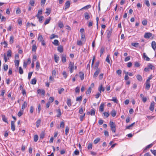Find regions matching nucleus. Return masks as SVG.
<instances>
[{"label":"nucleus","mask_w":156,"mask_h":156,"mask_svg":"<svg viewBox=\"0 0 156 156\" xmlns=\"http://www.w3.org/2000/svg\"><path fill=\"white\" fill-rule=\"evenodd\" d=\"M69 68V69L70 72L71 73H72L74 69V63L72 62H70Z\"/></svg>","instance_id":"nucleus-1"},{"label":"nucleus","mask_w":156,"mask_h":156,"mask_svg":"<svg viewBox=\"0 0 156 156\" xmlns=\"http://www.w3.org/2000/svg\"><path fill=\"white\" fill-rule=\"evenodd\" d=\"M106 33H107V37L108 39H109L111 35H112V30L111 29L110 30H108L106 31Z\"/></svg>","instance_id":"nucleus-2"},{"label":"nucleus","mask_w":156,"mask_h":156,"mask_svg":"<svg viewBox=\"0 0 156 156\" xmlns=\"http://www.w3.org/2000/svg\"><path fill=\"white\" fill-rule=\"evenodd\" d=\"M152 34L151 33H146L144 35V37L145 38H149L152 36Z\"/></svg>","instance_id":"nucleus-3"},{"label":"nucleus","mask_w":156,"mask_h":156,"mask_svg":"<svg viewBox=\"0 0 156 156\" xmlns=\"http://www.w3.org/2000/svg\"><path fill=\"white\" fill-rule=\"evenodd\" d=\"M100 72V69H97L94 74L93 77L94 78L97 77Z\"/></svg>","instance_id":"nucleus-4"},{"label":"nucleus","mask_w":156,"mask_h":156,"mask_svg":"<svg viewBox=\"0 0 156 156\" xmlns=\"http://www.w3.org/2000/svg\"><path fill=\"white\" fill-rule=\"evenodd\" d=\"M154 101L151 102V104L150 106L149 107V109L151 111H153L154 110Z\"/></svg>","instance_id":"nucleus-5"},{"label":"nucleus","mask_w":156,"mask_h":156,"mask_svg":"<svg viewBox=\"0 0 156 156\" xmlns=\"http://www.w3.org/2000/svg\"><path fill=\"white\" fill-rule=\"evenodd\" d=\"M11 128L12 131H14L15 130L14 122L13 121H11Z\"/></svg>","instance_id":"nucleus-6"},{"label":"nucleus","mask_w":156,"mask_h":156,"mask_svg":"<svg viewBox=\"0 0 156 156\" xmlns=\"http://www.w3.org/2000/svg\"><path fill=\"white\" fill-rule=\"evenodd\" d=\"M27 103L26 101L24 102L22 106V110L23 111H24V109L26 108L27 106Z\"/></svg>","instance_id":"nucleus-7"},{"label":"nucleus","mask_w":156,"mask_h":156,"mask_svg":"<svg viewBox=\"0 0 156 156\" xmlns=\"http://www.w3.org/2000/svg\"><path fill=\"white\" fill-rule=\"evenodd\" d=\"M151 46L153 49L155 50L156 48V43L154 41H153L151 43Z\"/></svg>","instance_id":"nucleus-8"},{"label":"nucleus","mask_w":156,"mask_h":156,"mask_svg":"<svg viewBox=\"0 0 156 156\" xmlns=\"http://www.w3.org/2000/svg\"><path fill=\"white\" fill-rule=\"evenodd\" d=\"M150 83L146 82L145 83V89L147 90L149 89L150 87Z\"/></svg>","instance_id":"nucleus-9"},{"label":"nucleus","mask_w":156,"mask_h":156,"mask_svg":"<svg viewBox=\"0 0 156 156\" xmlns=\"http://www.w3.org/2000/svg\"><path fill=\"white\" fill-rule=\"evenodd\" d=\"M84 15L85 18L86 20H88L90 18V16L87 12H85L84 14Z\"/></svg>","instance_id":"nucleus-10"},{"label":"nucleus","mask_w":156,"mask_h":156,"mask_svg":"<svg viewBox=\"0 0 156 156\" xmlns=\"http://www.w3.org/2000/svg\"><path fill=\"white\" fill-rule=\"evenodd\" d=\"M109 125L111 127V129L116 127L115 125L113 122L110 121L109 122Z\"/></svg>","instance_id":"nucleus-11"},{"label":"nucleus","mask_w":156,"mask_h":156,"mask_svg":"<svg viewBox=\"0 0 156 156\" xmlns=\"http://www.w3.org/2000/svg\"><path fill=\"white\" fill-rule=\"evenodd\" d=\"M91 7V6L90 5H87L83 7L82 8L80 9V10H82V9H85L87 10L89 8H90Z\"/></svg>","instance_id":"nucleus-12"},{"label":"nucleus","mask_w":156,"mask_h":156,"mask_svg":"<svg viewBox=\"0 0 156 156\" xmlns=\"http://www.w3.org/2000/svg\"><path fill=\"white\" fill-rule=\"evenodd\" d=\"M98 90L100 92V93H101V91H104L105 90V88L103 87L102 85L101 84L98 88Z\"/></svg>","instance_id":"nucleus-13"},{"label":"nucleus","mask_w":156,"mask_h":156,"mask_svg":"<svg viewBox=\"0 0 156 156\" xmlns=\"http://www.w3.org/2000/svg\"><path fill=\"white\" fill-rule=\"evenodd\" d=\"M2 120L5 122L8 123L7 121V119L6 117L4 115H2Z\"/></svg>","instance_id":"nucleus-14"},{"label":"nucleus","mask_w":156,"mask_h":156,"mask_svg":"<svg viewBox=\"0 0 156 156\" xmlns=\"http://www.w3.org/2000/svg\"><path fill=\"white\" fill-rule=\"evenodd\" d=\"M58 51L60 53L62 52L63 51V47L62 46H59L58 47Z\"/></svg>","instance_id":"nucleus-15"},{"label":"nucleus","mask_w":156,"mask_h":156,"mask_svg":"<svg viewBox=\"0 0 156 156\" xmlns=\"http://www.w3.org/2000/svg\"><path fill=\"white\" fill-rule=\"evenodd\" d=\"M80 77L81 80H83L84 79V73L82 72H79Z\"/></svg>","instance_id":"nucleus-16"},{"label":"nucleus","mask_w":156,"mask_h":156,"mask_svg":"<svg viewBox=\"0 0 156 156\" xmlns=\"http://www.w3.org/2000/svg\"><path fill=\"white\" fill-rule=\"evenodd\" d=\"M104 104H101L99 107V110L101 112H103L104 111Z\"/></svg>","instance_id":"nucleus-17"},{"label":"nucleus","mask_w":156,"mask_h":156,"mask_svg":"<svg viewBox=\"0 0 156 156\" xmlns=\"http://www.w3.org/2000/svg\"><path fill=\"white\" fill-rule=\"evenodd\" d=\"M70 5V2L69 1H67L65 3V9H66L67 8H68L69 7Z\"/></svg>","instance_id":"nucleus-18"},{"label":"nucleus","mask_w":156,"mask_h":156,"mask_svg":"<svg viewBox=\"0 0 156 156\" xmlns=\"http://www.w3.org/2000/svg\"><path fill=\"white\" fill-rule=\"evenodd\" d=\"M136 77L138 80L140 81H141L143 80V78L142 76L140 75H137Z\"/></svg>","instance_id":"nucleus-19"},{"label":"nucleus","mask_w":156,"mask_h":156,"mask_svg":"<svg viewBox=\"0 0 156 156\" xmlns=\"http://www.w3.org/2000/svg\"><path fill=\"white\" fill-rule=\"evenodd\" d=\"M51 9L50 8H47L46 9V11L45 12V13L47 14V15H48L50 14L51 13Z\"/></svg>","instance_id":"nucleus-20"},{"label":"nucleus","mask_w":156,"mask_h":156,"mask_svg":"<svg viewBox=\"0 0 156 156\" xmlns=\"http://www.w3.org/2000/svg\"><path fill=\"white\" fill-rule=\"evenodd\" d=\"M67 104L69 107H70L71 106V100L70 99L68 98L67 101Z\"/></svg>","instance_id":"nucleus-21"},{"label":"nucleus","mask_w":156,"mask_h":156,"mask_svg":"<svg viewBox=\"0 0 156 156\" xmlns=\"http://www.w3.org/2000/svg\"><path fill=\"white\" fill-rule=\"evenodd\" d=\"M52 43L55 46H58L59 45V41L57 40H55L54 41L52 42Z\"/></svg>","instance_id":"nucleus-22"},{"label":"nucleus","mask_w":156,"mask_h":156,"mask_svg":"<svg viewBox=\"0 0 156 156\" xmlns=\"http://www.w3.org/2000/svg\"><path fill=\"white\" fill-rule=\"evenodd\" d=\"M54 57L55 58V61L56 62H58V61L59 59V57L58 56L56 55L55 54L54 55Z\"/></svg>","instance_id":"nucleus-23"},{"label":"nucleus","mask_w":156,"mask_h":156,"mask_svg":"<svg viewBox=\"0 0 156 156\" xmlns=\"http://www.w3.org/2000/svg\"><path fill=\"white\" fill-rule=\"evenodd\" d=\"M143 58L147 61H148L150 60V58L146 55L145 53H144L143 54Z\"/></svg>","instance_id":"nucleus-24"},{"label":"nucleus","mask_w":156,"mask_h":156,"mask_svg":"<svg viewBox=\"0 0 156 156\" xmlns=\"http://www.w3.org/2000/svg\"><path fill=\"white\" fill-rule=\"evenodd\" d=\"M42 13V10L41 9H39L38 10L37 14L36 15V17L37 18H39V15L41 14Z\"/></svg>","instance_id":"nucleus-25"},{"label":"nucleus","mask_w":156,"mask_h":156,"mask_svg":"<svg viewBox=\"0 0 156 156\" xmlns=\"http://www.w3.org/2000/svg\"><path fill=\"white\" fill-rule=\"evenodd\" d=\"M57 112L58 114L56 116L57 117H60V116L61 115V112L60 109H58L57 111Z\"/></svg>","instance_id":"nucleus-26"},{"label":"nucleus","mask_w":156,"mask_h":156,"mask_svg":"<svg viewBox=\"0 0 156 156\" xmlns=\"http://www.w3.org/2000/svg\"><path fill=\"white\" fill-rule=\"evenodd\" d=\"M51 20V18L50 17H49L48 19H46L44 23V25H46L47 24H48L49 22Z\"/></svg>","instance_id":"nucleus-27"},{"label":"nucleus","mask_w":156,"mask_h":156,"mask_svg":"<svg viewBox=\"0 0 156 156\" xmlns=\"http://www.w3.org/2000/svg\"><path fill=\"white\" fill-rule=\"evenodd\" d=\"M14 37L13 36H11L10 37L9 43L10 44H12L14 41Z\"/></svg>","instance_id":"nucleus-28"},{"label":"nucleus","mask_w":156,"mask_h":156,"mask_svg":"<svg viewBox=\"0 0 156 156\" xmlns=\"http://www.w3.org/2000/svg\"><path fill=\"white\" fill-rule=\"evenodd\" d=\"M61 58L62 62H66V56L64 55H62Z\"/></svg>","instance_id":"nucleus-29"},{"label":"nucleus","mask_w":156,"mask_h":156,"mask_svg":"<svg viewBox=\"0 0 156 156\" xmlns=\"http://www.w3.org/2000/svg\"><path fill=\"white\" fill-rule=\"evenodd\" d=\"M40 67V63L39 61H37L36 63V68L37 70H38Z\"/></svg>","instance_id":"nucleus-30"},{"label":"nucleus","mask_w":156,"mask_h":156,"mask_svg":"<svg viewBox=\"0 0 156 156\" xmlns=\"http://www.w3.org/2000/svg\"><path fill=\"white\" fill-rule=\"evenodd\" d=\"M37 80L36 79L34 78L31 81V84H35L36 83Z\"/></svg>","instance_id":"nucleus-31"},{"label":"nucleus","mask_w":156,"mask_h":156,"mask_svg":"<svg viewBox=\"0 0 156 156\" xmlns=\"http://www.w3.org/2000/svg\"><path fill=\"white\" fill-rule=\"evenodd\" d=\"M37 47L35 44H34L32 46V51H35L37 49Z\"/></svg>","instance_id":"nucleus-32"},{"label":"nucleus","mask_w":156,"mask_h":156,"mask_svg":"<svg viewBox=\"0 0 156 156\" xmlns=\"http://www.w3.org/2000/svg\"><path fill=\"white\" fill-rule=\"evenodd\" d=\"M111 114L113 117H115L116 115V112L115 110H113L111 112Z\"/></svg>","instance_id":"nucleus-33"},{"label":"nucleus","mask_w":156,"mask_h":156,"mask_svg":"<svg viewBox=\"0 0 156 156\" xmlns=\"http://www.w3.org/2000/svg\"><path fill=\"white\" fill-rule=\"evenodd\" d=\"M41 122L40 119L38 120L36 122V126L37 128H38Z\"/></svg>","instance_id":"nucleus-34"},{"label":"nucleus","mask_w":156,"mask_h":156,"mask_svg":"<svg viewBox=\"0 0 156 156\" xmlns=\"http://www.w3.org/2000/svg\"><path fill=\"white\" fill-rule=\"evenodd\" d=\"M19 60H17L14 61V63H15V65L17 67H18L19 64Z\"/></svg>","instance_id":"nucleus-35"},{"label":"nucleus","mask_w":156,"mask_h":156,"mask_svg":"<svg viewBox=\"0 0 156 156\" xmlns=\"http://www.w3.org/2000/svg\"><path fill=\"white\" fill-rule=\"evenodd\" d=\"M12 52L11 50H9L7 52V56L8 57H11Z\"/></svg>","instance_id":"nucleus-36"},{"label":"nucleus","mask_w":156,"mask_h":156,"mask_svg":"<svg viewBox=\"0 0 156 156\" xmlns=\"http://www.w3.org/2000/svg\"><path fill=\"white\" fill-rule=\"evenodd\" d=\"M58 27L60 28H62L64 27L63 24L62 22H60L58 23Z\"/></svg>","instance_id":"nucleus-37"},{"label":"nucleus","mask_w":156,"mask_h":156,"mask_svg":"<svg viewBox=\"0 0 156 156\" xmlns=\"http://www.w3.org/2000/svg\"><path fill=\"white\" fill-rule=\"evenodd\" d=\"M148 67L149 69H150L151 70L154 69V67L151 64H149L148 65Z\"/></svg>","instance_id":"nucleus-38"},{"label":"nucleus","mask_w":156,"mask_h":156,"mask_svg":"<svg viewBox=\"0 0 156 156\" xmlns=\"http://www.w3.org/2000/svg\"><path fill=\"white\" fill-rule=\"evenodd\" d=\"M55 37L58 38V36L57 35H55L54 34H52L50 37L51 39H53Z\"/></svg>","instance_id":"nucleus-39"},{"label":"nucleus","mask_w":156,"mask_h":156,"mask_svg":"<svg viewBox=\"0 0 156 156\" xmlns=\"http://www.w3.org/2000/svg\"><path fill=\"white\" fill-rule=\"evenodd\" d=\"M38 39L39 41L44 40L42 35H39L38 37Z\"/></svg>","instance_id":"nucleus-40"},{"label":"nucleus","mask_w":156,"mask_h":156,"mask_svg":"<svg viewBox=\"0 0 156 156\" xmlns=\"http://www.w3.org/2000/svg\"><path fill=\"white\" fill-rule=\"evenodd\" d=\"M91 88L90 87H89L86 92L87 94V95L88 94H90L91 93Z\"/></svg>","instance_id":"nucleus-41"},{"label":"nucleus","mask_w":156,"mask_h":156,"mask_svg":"<svg viewBox=\"0 0 156 156\" xmlns=\"http://www.w3.org/2000/svg\"><path fill=\"white\" fill-rule=\"evenodd\" d=\"M38 139V136L37 135H35L34 136V141L35 142H36Z\"/></svg>","instance_id":"nucleus-42"},{"label":"nucleus","mask_w":156,"mask_h":156,"mask_svg":"<svg viewBox=\"0 0 156 156\" xmlns=\"http://www.w3.org/2000/svg\"><path fill=\"white\" fill-rule=\"evenodd\" d=\"M39 18H37L38 19H39V21L40 23H42V21L43 20V19L44 18V17L43 16H41L40 17L39 16Z\"/></svg>","instance_id":"nucleus-43"},{"label":"nucleus","mask_w":156,"mask_h":156,"mask_svg":"<svg viewBox=\"0 0 156 156\" xmlns=\"http://www.w3.org/2000/svg\"><path fill=\"white\" fill-rule=\"evenodd\" d=\"M82 97L81 96H80L79 97H77L76 98V101H81L82 100Z\"/></svg>","instance_id":"nucleus-44"},{"label":"nucleus","mask_w":156,"mask_h":156,"mask_svg":"<svg viewBox=\"0 0 156 156\" xmlns=\"http://www.w3.org/2000/svg\"><path fill=\"white\" fill-rule=\"evenodd\" d=\"M44 133L43 132H41L40 136V139H42L44 137Z\"/></svg>","instance_id":"nucleus-45"},{"label":"nucleus","mask_w":156,"mask_h":156,"mask_svg":"<svg viewBox=\"0 0 156 156\" xmlns=\"http://www.w3.org/2000/svg\"><path fill=\"white\" fill-rule=\"evenodd\" d=\"M105 51L104 48L102 47L100 50V56L103 54L104 52Z\"/></svg>","instance_id":"nucleus-46"},{"label":"nucleus","mask_w":156,"mask_h":156,"mask_svg":"<svg viewBox=\"0 0 156 156\" xmlns=\"http://www.w3.org/2000/svg\"><path fill=\"white\" fill-rule=\"evenodd\" d=\"M135 122H133V123H132V124H131V125L128 126H126V129H130V128L131 127H133V126L134 125V124H135Z\"/></svg>","instance_id":"nucleus-47"},{"label":"nucleus","mask_w":156,"mask_h":156,"mask_svg":"<svg viewBox=\"0 0 156 156\" xmlns=\"http://www.w3.org/2000/svg\"><path fill=\"white\" fill-rule=\"evenodd\" d=\"M3 68H4V71H6L8 68V65L6 64L4 65Z\"/></svg>","instance_id":"nucleus-48"},{"label":"nucleus","mask_w":156,"mask_h":156,"mask_svg":"<svg viewBox=\"0 0 156 156\" xmlns=\"http://www.w3.org/2000/svg\"><path fill=\"white\" fill-rule=\"evenodd\" d=\"M90 114L91 115H94L95 114V111L94 109H92L91 110Z\"/></svg>","instance_id":"nucleus-49"},{"label":"nucleus","mask_w":156,"mask_h":156,"mask_svg":"<svg viewBox=\"0 0 156 156\" xmlns=\"http://www.w3.org/2000/svg\"><path fill=\"white\" fill-rule=\"evenodd\" d=\"M85 113H83L82 115H81L80 116V120L81 121H83V117L85 116Z\"/></svg>","instance_id":"nucleus-50"},{"label":"nucleus","mask_w":156,"mask_h":156,"mask_svg":"<svg viewBox=\"0 0 156 156\" xmlns=\"http://www.w3.org/2000/svg\"><path fill=\"white\" fill-rule=\"evenodd\" d=\"M80 91V87H76L75 89V91L76 93H79Z\"/></svg>","instance_id":"nucleus-51"},{"label":"nucleus","mask_w":156,"mask_h":156,"mask_svg":"<svg viewBox=\"0 0 156 156\" xmlns=\"http://www.w3.org/2000/svg\"><path fill=\"white\" fill-rule=\"evenodd\" d=\"M100 140V139L99 138H97L94 140V142L95 144H96L98 143Z\"/></svg>","instance_id":"nucleus-52"},{"label":"nucleus","mask_w":156,"mask_h":156,"mask_svg":"<svg viewBox=\"0 0 156 156\" xmlns=\"http://www.w3.org/2000/svg\"><path fill=\"white\" fill-rule=\"evenodd\" d=\"M19 73L21 74L23 73V70L21 67H20L19 68Z\"/></svg>","instance_id":"nucleus-53"},{"label":"nucleus","mask_w":156,"mask_h":156,"mask_svg":"<svg viewBox=\"0 0 156 156\" xmlns=\"http://www.w3.org/2000/svg\"><path fill=\"white\" fill-rule=\"evenodd\" d=\"M109 55H108L106 59V61L108 63H110V61L109 59Z\"/></svg>","instance_id":"nucleus-54"},{"label":"nucleus","mask_w":156,"mask_h":156,"mask_svg":"<svg viewBox=\"0 0 156 156\" xmlns=\"http://www.w3.org/2000/svg\"><path fill=\"white\" fill-rule=\"evenodd\" d=\"M83 109L82 107L81 108H80V109L79 113L81 114H82L83 113Z\"/></svg>","instance_id":"nucleus-55"},{"label":"nucleus","mask_w":156,"mask_h":156,"mask_svg":"<svg viewBox=\"0 0 156 156\" xmlns=\"http://www.w3.org/2000/svg\"><path fill=\"white\" fill-rule=\"evenodd\" d=\"M69 131V127L68 126H67L66 128V129H65V134L66 135H67Z\"/></svg>","instance_id":"nucleus-56"},{"label":"nucleus","mask_w":156,"mask_h":156,"mask_svg":"<svg viewBox=\"0 0 156 156\" xmlns=\"http://www.w3.org/2000/svg\"><path fill=\"white\" fill-rule=\"evenodd\" d=\"M112 101H114L115 102L117 103L118 101L116 98L113 97L112 99L111 100Z\"/></svg>","instance_id":"nucleus-57"},{"label":"nucleus","mask_w":156,"mask_h":156,"mask_svg":"<svg viewBox=\"0 0 156 156\" xmlns=\"http://www.w3.org/2000/svg\"><path fill=\"white\" fill-rule=\"evenodd\" d=\"M142 24L144 25H146L147 24V20H143L142 22Z\"/></svg>","instance_id":"nucleus-58"},{"label":"nucleus","mask_w":156,"mask_h":156,"mask_svg":"<svg viewBox=\"0 0 156 156\" xmlns=\"http://www.w3.org/2000/svg\"><path fill=\"white\" fill-rule=\"evenodd\" d=\"M134 65H135V66L138 67H139L140 66V63H139L138 62H135Z\"/></svg>","instance_id":"nucleus-59"},{"label":"nucleus","mask_w":156,"mask_h":156,"mask_svg":"<svg viewBox=\"0 0 156 156\" xmlns=\"http://www.w3.org/2000/svg\"><path fill=\"white\" fill-rule=\"evenodd\" d=\"M65 124L64 122H62L60 123V127L61 128H63L64 127Z\"/></svg>","instance_id":"nucleus-60"},{"label":"nucleus","mask_w":156,"mask_h":156,"mask_svg":"<svg viewBox=\"0 0 156 156\" xmlns=\"http://www.w3.org/2000/svg\"><path fill=\"white\" fill-rule=\"evenodd\" d=\"M30 4L32 6H34V4L35 3L34 1V0H30Z\"/></svg>","instance_id":"nucleus-61"},{"label":"nucleus","mask_w":156,"mask_h":156,"mask_svg":"<svg viewBox=\"0 0 156 156\" xmlns=\"http://www.w3.org/2000/svg\"><path fill=\"white\" fill-rule=\"evenodd\" d=\"M34 111V108L33 106L30 107V112L31 114H32Z\"/></svg>","instance_id":"nucleus-62"},{"label":"nucleus","mask_w":156,"mask_h":156,"mask_svg":"<svg viewBox=\"0 0 156 156\" xmlns=\"http://www.w3.org/2000/svg\"><path fill=\"white\" fill-rule=\"evenodd\" d=\"M139 44L138 43H132L131 44V45L132 46L136 47L138 46V45H139Z\"/></svg>","instance_id":"nucleus-63"},{"label":"nucleus","mask_w":156,"mask_h":156,"mask_svg":"<svg viewBox=\"0 0 156 156\" xmlns=\"http://www.w3.org/2000/svg\"><path fill=\"white\" fill-rule=\"evenodd\" d=\"M151 151L154 155L156 156V150H151Z\"/></svg>","instance_id":"nucleus-64"}]
</instances>
